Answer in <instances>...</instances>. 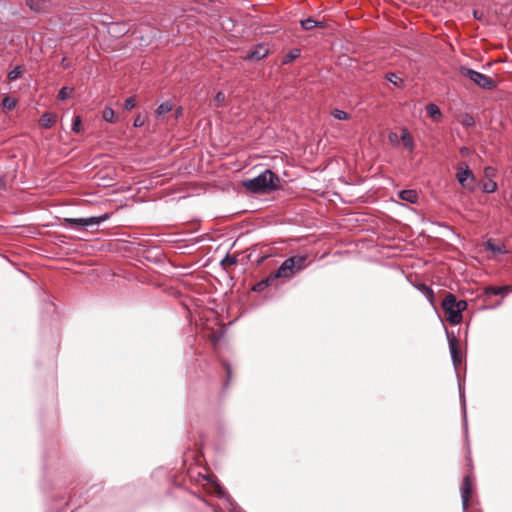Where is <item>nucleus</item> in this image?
I'll list each match as a JSON object with an SVG mask.
<instances>
[{"instance_id": "nucleus-38", "label": "nucleus", "mask_w": 512, "mask_h": 512, "mask_svg": "<svg viewBox=\"0 0 512 512\" xmlns=\"http://www.w3.org/2000/svg\"><path fill=\"white\" fill-rule=\"evenodd\" d=\"M460 398H461V403H462V406H463L464 417H466L465 397H464V394L462 393L461 390H460Z\"/></svg>"}, {"instance_id": "nucleus-8", "label": "nucleus", "mask_w": 512, "mask_h": 512, "mask_svg": "<svg viewBox=\"0 0 512 512\" xmlns=\"http://www.w3.org/2000/svg\"><path fill=\"white\" fill-rule=\"evenodd\" d=\"M451 359L455 367L461 362L458 341L453 332L446 331Z\"/></svg>"}, {"instance_id": "nucleus-34", "label": "nucleus", "mask_w": 512, "mask_h": 512, "mask_svg": "<svg viewBox=\"0 0 512 512\" xmlns=\"http://www.w3.org/2000/svg\"><path fill=\"white\" fill-rule=\"evenodd\" d=\"M20 76V67L17 66L8 73L9 80H16Z\"/></svg>"}, {"instance_id": "nucleus-25", "label": "nucleus", "mask_w": 512, "mask_h": 512, "mask_svg": "<svg viewBox=\"0 0 512 512\" xmlns=\"http://www.w3.org/2000/svg\"><path fill=\"white\" fill-rule=\"evenodd\" d=\"M3 107L12 110L16 106V100L12 97L6 96L2 100Z\"/></svg>"}, {"instance_id": "nucleus-14", "label": "nucleus", "mask_w": 512, "mask_h": 512, "mask_svg": "<svg viewBox=\"0 0 512 512\" xmlns=\"http://www.w3.org/2000/svg\"><path fill=\"white\" fill-rule=\"evenodd\" d=\"M275 281V278L273 277L272 274H270L267 278L257 282L252 290L254 292H262L264 291L267 287L271 286L273 284V282Z\"/></svg>"}, {"instance_id": "nucleus-5", "label": "nucleus", "mask_w": 512, "mask_h": 512, "mask_svg": "<svg viewBox=\"0 0 512 512\" xmlns=\"http://www.w3.org/2000/svg\"><path fill=\"white\" fill-rule=\"evenodd\" d=\"M461 75L465 76L466 78L470 79L473 83H475L477 86H479L482 89L485 90H491L496 87L495 81L478 71H475L473 69L467 68V67H461L460 68Z\"/></svg>"}, {"instance_id": "nucleus-29", "label": "nucleus", "mask_w": 512, "mask_h": 512, "mask_svg": "<svg viewBox=\"0 0 512 512\" xmlns=\"http://www.w3.org/2000/svg\"><path fill=\"white\" fill-rule=\"evenodd\" d=\"M462 124L466 127H471L475 124V120L472 115L464 114L462 116Z\"/></svg>"}, {"instance_id": "nucleus-31", "label": "nucleus", "mask_w": 512, "mask_h": 512, "mask_svg": "<svg viewBox=\"0 0 512 512\" xmlns=\"http://www.w3.org/2000/svg\"><path fill=\"white\" fill-rule=\"evenodd\" d=\"M225 99H226L225 94H224L222 91H219V92L216 94L215 98H214V101H215V103H216V106H217V107H221V106H223V105H224V102H225Z\"/></svg>"}, {"instance_id": "nucleus-28", "label": "nucleus", "mask_w": 512, "mask_h": 512, "mask_svg": "<svg viewBox=\"0 0 512 512\" xmlns=\"http://www.w3.org/2000/svg\"><path fill=\"white\" fill-rule=\"evenodd\" d=\"M332 115L338 120H347L349 118V114L347 112L339 109L334 110Z\"/></svg>"}, {"instance_id": "nucleus-1", "label": "nucleus", "mask_w": 512, "mask_h": 512, "mask_svg": "<svg viewBox=\"0 0 512 512\" xmlns=\"http://www.w3.org/2000/svg\"><path fill=\"white\" fill-rule=\"evenodd\" d=\"M243 186L251 193L261 194L275 191L281 187L280 178L270 169H266L258 176L243 181Z\"/></svg>"}, {"instance_id": "nucleus-41", "label": "nucleus", "mask_w": 512, "mask_h": 512, "mask_svg": "<svg viewBox=\"0 0 512 512\" xmlns=\"http://www.w3.org/2000/svg\"><path fill=\"white\" fill-rule=\"evenodd\" d=\"M226 369H227L228 377L230 378V376H231V369H230V367H229V366H227V367H226Z\"/></svg>"}, {"instance_id": "nucleus-16", "label": "nucleus", "mask_w": 512, "mask_h": 512, "mask_svg": "<svg viewBox=\"0 0 512 512\" xmlns=\"http://www.w3.org/2000/svg\"><path fill=\"white\" fill-rule=\"evenodd\" d=\"M300 25H301L302 29L306 30V31L311 30L312 28H315V27H324L323 22L316 21L311 17L301 20Z\"/></svg>"}, {"instance_id": "nucleus-19", "label": "nucleus", "mask_w": 512, "mask_h": 512, "mask_svg": "<svg viewBox=\"0 0 512 512\" xmlns=\"http://www.w3.org/2000/svg\"><path fill=\"white\" fill-rule=\"evenodd\" d=\"M426 110H427V114L429 115V117H431L435 120L439 119L442 115L439 107L434 103L428 104L426 107Z\"/></svg>"}, {"instance_id": "nucleus-10", "label": "nucleus", "mask_w": 512, "mask_h": 512, "mask_svg": "<svg viewBox=\"0 0 512 512\" xmlns=\"http://www.w3.org/2000/svg\"><path fill=\"white\" fill-rule=\"evenodd\" d=\"M269 54V49L264 44H258L251 48L249 53L244 57L245 60L259 61Z\"/></svg>"}, {"instance_id": "nucleus-37", "label": "nucleus", "mask_w": 512, "mask_h": 512, "mask_svg": "<svg viewBox=\"0 0 512 512\" xmlns=\"http://www.w3.org/2000/svg\"><path fill=\"white\" fill-rule=\"evenodd\" d=\"M388 139H389V141H390L391 143L396 142V141H397V139H398V135H397V133H395V132H391V133L389 134V136H388Z\"/></svg>"}, {"instance_id": "nucleus-26", "label": "nucleus", "mask_w": 512, "mask_h": 512, "mask_svg": "<svg viewBox=\"0 0 512 512\" xmlns=\"http://www.w3.org/2000/svg\"><path fill=\"white\" fill-rule=\"evenodd\" d=\"M387 80L397 87H400L403 83V80L400 79L395 73H389L387 75Z\"/></svg>"}, {"instance_id": "nucleus-11", "label": "nucleus", "mask_w": 512, "mask_h": 512, "mask_svg": "<svg viewBox=\"0 0 512 512\" xmlns=\"http://www.w3.org/2000/svg\"><path fill=\"white\" fill-rule=\"evenodd\" d=\"M401 141L403 143V146L408 151L412 152L415 148V142L413 137L411 136L409 130L407 128L401 129Z\"/></svg>"}, {"instance_id": "nucleus-2", "label": "nucleus", "mask_w": 512, "mask_h": 512, "mask_svg": "<svg viewBox=\"0 0 512 512\" xmlns=\"http://www.w3.org/2000/svg\"><path fill=\"white\" fill-rule=\"evenodd\" d=\"M442 308L447 314V320L452 325H457L462 321V311L467 308V302L457 301L455 295L449 293L442 301Z\"/></svg>"}, {"instance_id": "nucleus-39", "label": "nucleus", "mask_w": 512, "mask_h": 512, "mask_svg": "<svg viewBox=\"0 0 512 512\" xmlns=\"http://www.w3.org/2000/svg\"><path fill=\"white\" fill-rule=\"evenodd\" d=\"M473 16L475 19L477 20H481L482 19V16H483V12H480L478 10H474L473 11Z\"/></svg>"}, {"instance_id": "nucleus-35", "label": "nucleus", "mask_w": 512, "mask_h": 512, "mask_svg": "<svg viewBox=\"0 0 512 512\" xmlns=\"http://www.w3.org/2000/svg\"><path fill=\"white\" fill-rule=\"evenodd\" d=\"M144 123H145V120L140 115H138L134 119L133 126L136 128H139V127H142L144 125Z\"/></svg>"}, {"instance_id": "nucleus-6", "label": "nucleus", "mask_w": 512, "mask_h": 512, "mask_svg": "<svg viewBox=\"0 0 512 512\" xmlns=\"http://www.w3.org/2000/svg\"><path fill=\"white\" fill-rule=\"evenodd\" d=\"M109 218L110 214L104 213L99 216H92L87 218H65V223L69 228H76L78 226L88 228L90 226L100 225Z\"/></svg>"}, {"instance_id": "nucleus-13", "label": "nucleus", "mask_w": 512, "mask_h": 512, "mask_svg": "<svg viewBox=\"0 0 512 512\" xmlns=\"http://www.w3.org/2000/svg\"><path fill=\"white\" fill-rule=\"evenodd\" d=\"M401 200L411 204H415L418 201V193L415 190H402L398 193Z\"/></svg>"}, {"instance_id": "nucleus-22", "label": "nucleus", "mask_w": 512, "mask_h": 512, "mask_svg": "<svg viewBox=\"0 0 512 512\" xmlns=\"http://www.w3.org/2000/svg\"><path fill=\"white\" fill-rule=\"evenodd\" d=\"M300 56V50L297 48L289 50V52L286 54L283 63L288 64L298 58Z\"/></svg>"}, {"instance_id": "nucleus-12", "label": "nucleus", "mask_w": 512, "mask_h": 512, "mask_svg": "<svg viewBox=\"0 0 512 512\" xmlns=\"http://www.w3.org/2000/svg\"><path fill=\"white\" fill-rule=\"evenodd\" d=\"M512 292V286L505 285V286H488L485 288V294L487 295H502L506 296L507 294Z\"/></svg>"}, {"instance_id": "nucleus-7", "label": "nucleus", "mask_w": 512, "mask_h": 512, "mask_svg": "<svg viewBox=\"0 0 512 512\" xmlns=\"http://www.w3.org/2000/svg\"><path fill=\"white\" fill-rule=\"evenodd\" d=\"M215 493L223 499V504L229 512H240V507L230 498L228 493L218 483H213Z\"/></svg>"}, {"instance_id": "nucleus-27", "label": "nucleus", "mask_w": 512, "mask_h": 512, "mask_svg": "<svg viewBox=\"0 0 512 512\" xmlns=\"http://www.w3.org/2000/svg\"><path fill=\"white\" fill-rule=\"evenodd\" d=\"M73 89H69L68 87H62L59 91L58 98L61 100H65L71 96Z\"/></svg>"}, {"instance_id": "nucleus-9", "label": "nucleus", "mask_w": 512, "mask_h": 512, "mask_svg": "<svg viewBox=\"0 0 512 512\" xmlns=\"http://www.w3.org/2000/svg\"><path fill=\"white\" fill-rule=\"evenodd\" d=\"M472 492V483L470 476H465L461 486V500L463 511L466 512L469 507V499Z\"/></svg>"}, {"instance_id": "nucleus-4", "label": "nucleus", "mask_w": 512, "mask_h": 512, "mask_svg": "<svg viewBox=\"0 0 512 512\" xmlns=\"http://www.w3.org/2000/svg\"><path fill=\"white\" fill-rule=\"evenodd\" d=\"M456 179L462 188L469 192H473L476 189L477 180L468 164L462 162L456 167Z\"/></svg>"}, {"instance_id": "nucleus-17", "label": "nucleus", "mask_w": 512, "mask_h": 512, "mask_svg": "<svg viewBox=\"0 0 512 512\" xmlns=\"http://www.w3.org/2000/svg\"><path fill=\"white\" fill-rule=\"evenodd\" d=\"M48 2L50 0H26L28 7L35 12H41Z\"/></svg>"}, {"instance_id": "nucleus-18", "label": "nucleus", "mask_w": 512, "mask_h": 512, "mask_svg": "<svg viewBox=\"0 0 512 512\" xmlns=\"http://www.w3.org/2000/svg\"><path fill=\"white\" fill-rule=\"evenodd\" d=\"M485 246L487 250H490L493 253L503 254L506 252L503 245L496 244L492 239H489Z\"/></svg>"}, {"instance_id": "nucleus-32", "label": "nucleus", "mask_w": 512, "mask_h": 512, "mask_svg": "<svg viewBox=\"0 0 512 512\" xmlns=\"http://www.w3.org/2000/svg\"><path fill=\"white\" fill-rule=\"evenodd\" d=\"M484 175L489 180H493V178L496 176V169L494 167L487 166L484 169Z\"/></svg>"}, {"instance_id": "nucleus-21", "label": "nucleus", "mask_w": 512, "mask_h": 512, "mask_svg": "<svg viewBox=\"0 0 512 512\" xmlns=\"http://www.w3.org/2000/svg\"><path fill=\"white\" fill-rule=\"evenodd\" d=\"M172 107L173 106L170 101H165L158 106L156 113L158 116H163V115L167 114L168 112H170L172 110Z\"/></svg>"}, {"instance_id": "nucleus-36", "label": "nucleus", "mask_w": 512, "mask_h": 512, "mask_svg": "<svg viewBox=\"0 0 512 512\" xmlns=\"http://www.w3.org/2000/svg\"><path fill=\"white\" fill-rule=\"evenodd\" d=\"M423 289L425 290V294L428 298H433V290L425 285H423Z\"/></svg>"}, {"instance_id": "nucleus-23", "label": "nucleus", "mask_w": 512, "mask_h": 512, "mask_svg": "<svg viewBox=\"0 0 512 512\" xmlns=\"http://www.w3.org/2000/svg\"><path fill=\"white\" fill-rule=\"evenodd\" d=\"M498 189V185L493 180H488L482 185V190L484 193H494Z\"/></svg>"}, {"instance_id": "nucleus-40", "label": "nucleus", "mask_w": 512, "mask_h": 512, "mask_svg": "<svg viewBox=\"0 0 512 512\" xmlns=\"http://www.w3.org/2000/svg\"><path fill=\"white\" fill-rule=\"evenodd\" d=\"M460 153H461L462 155H468V153H469V148H467V147H461V148H460Z\"/></svg>"}, {"instance_id": "nucleus-24", "label": "nucleus", "mask_w": 512, "mask_h": 512, "mask_svg": "<svg viewBox=\"0 0 512 512\" xmlns=\"http://www.w3.org/2000/svg\"><path fill=\"white\" fill-rule=\"evenodd\" d=\"M237 263V258L233 255H230V254H227L222 260H221V265L223 267H228V266H232L234 264Z\"/></svg>"}, {"instance_id": "nucleus-30", "label": "nucleus", "mask_w": 512, "mask_h": 512, "mask_svg": "<svg viewBox=\"0 0 512 512\" xmlns=\"http://www.w3.org/2000/svg\"><path fill=\"white\" fill-rule=\"evenodd\" d=\"M82 120L80 116H75L72 123V130L75 133H79L81 130Z\"/></svg>"}, {"instance_id": "nucleus-33", "label": "nucleus", "mask_w": 512, "mask_h": 512, "mask_svg": "<svg viewBox=\"0 0 512 512\" xmlns=\"http://www.w3.org/2000/svg\"><path fill=\"white\" fill-rule=\"evenodd\" d=\"M136 106V99L134 96H131L125 100L124 108L126 110H131Z\"/></svg>"}, {"instance_id": "nucleus-3", "label": "nucleus", "mask_w": 512, "mask_h": 512, "mask_svg": "<svg viewBox=\"0 0 512 512\" xmlns=\"http://www.w3.org/2000/svg\"><path fill=\"white\" fill-rule=\"evenodd\" d=\"M305 261L306 257L304 256L289 257L283 261L272 275L275 280L278 278H291L305 268Z\"/></svg>"}, {"instance_id": "nucleus-15", "label": "nucleus", "mask_w": 512, "mask_h": 512, "mask_svg": "<svg viewBox=\"0 0 512 512\" xmlns=\"http://www.w3.org/2000/svg\"><path fill=\"white\" fill-rule=\"evenodd\" d=\"M56 122V116L53 113L46 112L44 113L40 118V124L42 127L49 129L51 128Z\"/></svg>"}, {"instance_id": "nucleus-20", "label": "nucleus", "mask_w": 512, "mask_h": 512, "mask_svg": "<svg viewBox=\"0 0 512 512\" xmlns=\"http://www.w3.org/2000/svg\"><path fill=\"white\" fill-rule=\"evenodd\" d=\"M102 116H103V119L108 123H115L117 121L115 111L111 107H106L103 110Z\"/></svg>"}]
</instances>
